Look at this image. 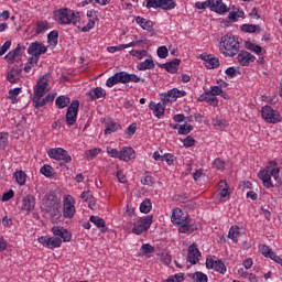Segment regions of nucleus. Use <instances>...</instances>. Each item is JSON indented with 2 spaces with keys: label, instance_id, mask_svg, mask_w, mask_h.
<instances>
[{
  "label": "nucleus",
  "instance_id": "nucleus-1",
  "mask_svg": "<svg viewBox=\"0 0 282 282\" xmlns=\"http://www.w3.org/2000/svg\"><path fill=\"white\" fill-rule=\"evenodd\" d=\"M55 21L59 25H78L80 23V13H75L73 10L63 8L54 12Z\"/></svg>",
  "mask_w": 282,
  "mask_h": 282
},
{
  "label": "nucleus",
  "instance_id": "nucleus-2",
  "mask_svg": "<svg viewBox=\"0 0 282 282\" xmlns=\"http://www.w3.org/2000/svg\"><path fill=\"white\" fill-rule=\"evenodd\" d=\"M240 47L239 41L232 34H226L220 40V52L225 56H237Z\"/></svg>",
  "mask_w": 282,
  "mask_h": 282
},
{
  "label": "nucleus",
  "instance_id": "nucleus-3",
  "mask_svg": "<svg viewBox=\"0 0 282 282\" xmlns=\"http://www.w3.org/2000/svg\"><path fill=\"white\" fill-rule=\"evenodd\" d=\"M46 200L43 204L42 210L47 213L52 219L61 217V200L54 194H46Z\"/></svg>",
  "mask_w": 282,
  "mask_h": 282
},
{
  "label": "nucleus",
  "instance_id": "nucleus-4",
  "mask_svg": "<svg viewBox=\"0 0 282 282\" xmlns=\"http://www.w3.org/2000/svg\"><path fill=\"white\" fill-rule=\"evenodd\" d=\"M152 224H153V216L151 215L140 218L133 225V229H132L133 235H142V232H147V230L151 228Z\"/></svg>",
  "mask_w": 282,
  "mask_h": 282
},
{
  "label": "nucleus",
  "instance_id": "nucleus-5",
  "mask_svg": "<svg viewBox=\"0 0 282 282\" xmlns=\"http://www.w3.org/2000/svg\"><path fill=\"white\" fill-rule=\"evenodd\" d=\"M80 107V101L73 100L66 112V124L68 127H74L76 124V120H78V109Z\"/></svg>",
  "mask_w": 282,
  "mask_h": 282
},
{
  "label": "nucleus",
  "instance_id": "nucleus-6",
  "mask_svg": "<svg viewBox=\"0 0 282 282\" xmlns=\"http://www.w3.org/2000/svg\"><path fill=\"white\" fill-rule=\"evenodd\" d=\"M261 113L263 120L270 122L271 124H276V122H281V116L279 115V111L272 109V107L270 106L262 107Z\"/></svg>",
  "mask_w": 282,
  "mask_h": 282
},
{
  "label": "nucleus",
  "instance_id": "nucleus-7",
  "mask_svg": "<svg viewBox=\"0 0 282 282\" xmlns=\"http://www.w3.org/2000/svg\"><path fill=\"white\" fill-rule=\"evenodd\" d=\"M45 52H47V46L39 41L32 42L28 48V53L34 56L35 63H39V58H41L42 54H45Z\"/></svg>",
  "mask_w": 282,
  "mask_h": 282
},
{
  "label": "nucleus",
  "instance_id": "nucleus-8",
  "mask_svg": "<svg viewBox=\"0 0 282 282\" xmlns=\"http://www.w3.org/2000/svg\"><path fill=\"white\" fill-rule=\"evenodd\" d=\"M35 207H36V198L34 197V195L29 194L23 197L22 204L20 206V210L21 213H23V215H25V213L26 215H30V213H32Z\"/></svg>",
  "mask_w": 282,
  "mask_h": 282
},
{
  "label": "nucleus",
  "instance_id": "nucleus-9",
  "mask_svg": "<svg viewBox=\"0 0 282 282\" xmlns=\"http://www.w3.org/2000/svg\"><path fill=\"white\" fill-rule=\"evenodd\" d=\"M47 153L53 160H63L67 164L72 162V156L67 153V150L63 148L50 149Z\"/></svg>",
  "mask_w": 282,
  "mask_h": 282
},
{
  "label": "nucleus",
  "instance_id": "nucleus-10",
  "mask_svg": "<svg viewBox=\"0 0 282 282\" xmlns=\"http://www.w3.org/2000/svg\"><path fill=\"white\" fill-rule=\"evenodd\" d=\"M39 242L50 250H54V248H61V246H63V240H61V238H56L55 236H42L39 238Z\"/></svg>",
  "mask_w": 282,
  "mask_h": 282
},
{
  "label": "nucleus",
  "instance_id": "nucleus-11",
  "mask_svg": "<svg viewBox=\"0 0 282 282\" xmlns=\"http://www.w3.org/2000/svg\"><path fill=\"white\" fill-rule=\"evenodd\" d=\"M50 82V76L44 75L42 78L39 79L37 84L34 87V95L33 98H41L45 96V89H47V83Z\"/></svg>",
  "mask_w": 282,
  "mask_h": 282
},
{
  "label": "nucleus",
  "instance_id": "nucleus-12",
  "mask_svg": "<svg viewBox=\"0 0 282 282\" xmlns=\"http://www.w3.org/2000/svg\"><path fill=\"white\" fill-rule=\"evenodd\" d=\"M76 214V207L74 206V197L67 195L64 200V217L66 219H72Z\"/></svg>",
  "mask_w": 282,
  "mask_h": 282
},
{
  "label": "nucleus",
  "instance_id": "nucleus-13",
  "mask_svg": "<svg viewBox=\"0 0 282 282\" xmlns=\"http://www.w3.org/2000/svg\"><path fill=\"white\" fill-rule=\"evenodd\" d=\"M52 232L56 239H61V241H64L65 243L72 241V232L63 227L54 226Z\"/></svg>",
  "mask_w": 282,
  "mask_h": 282
},
{
  "label": "nucleus",
  "instance_id": "nucleus-14",
  "mask_svg": "<svg viewBox=\"0 0 282 282\" xmlns=\"http://www.w3.org/2000/svg\"><path fill=\"white\" fill-rule=\"evenodd\" d=\"M197 230V225L193 221V219L186 217L178 228V232H183L184 235H191Z\"/></svg>",
  "mask_w": 282,
  "mask_h": 282
},
{
  "label": "nucleus",
  "instance_id": "nucleus-15",
  "mask_svg": "<svg viewBox=\"0 0 282 282\" xmlns=\"http://www.w3.org/2000/svg\"><path fill=\"white\" fill-rule=\"evenodd\" d=\"M257 57L248 51H240L237 56V61L242 67H248V65H250V63H254Z\"/></svg>",
  "mask_w": 282,
  "mask_h": 282
},
{
  "label": "nucleus",
  "instance_id": "nucleus-16",
  "mask_svg": "<svg viewBox=\"0 0 282 282\" xmlns=\"http://www.w3.org/2000/svg\"><path fill=\"white\" fill-rule=\"evenodd\" d=\"M187 261L192 263V265H197V261H199V257H202V252L197 248V245L193 243L188 247Z\"/></svg>",
  "mask_w": 282,
  "mask_h": 282
},
{
  "label": "nucleus",
  "instance_id": "nucleus-17",
  "mask_svg": "<svg viewBox=\"0 0 282 282\" xmlns=\"http://www.w3.org/2000/svg\"><path fill=\"white\" fill-rule=\"evenodd\" d=\"M259 180H261L263 186L265 188H274V184L272 183V176L270 175V171L268 169L260 170L258 173Z\"/></svg>",
  "mask_w": 282,
  "mask_h": 282
},
{
  "label": "nucleus",
  "instance_id": "nucleus-18",
  "mask_svg": "<svg viewBox=\"0 0 282 282\" xmlns=\"http://www.w3.org/2000/svg\"><path fill=\"white\" fill-rule=\"evenodd\" d=\"M180 63H182V59L174 58L172 62L160 64L159 67H161V69H165L169 74H177V69H180Z\"/></svg>",
  "mask_w": 282,
  "mask_h": 282
},
{
  "label": "nucleus",
  "instance_id": "nucleus-19",
  "mask_svg": "<svg viewBox=\"0 0 282 282\" xmlns=\"http://www.w3.org/2000/svg\"><path fill=\"white\" fill-rule=\"evenodd\" d=\"M209 8L212 12L217 14H226L228 12V7L221 0H209Z\"/></svg>",
  "mask_w": 282,
  "mask_h": 282
},
{
  "label": "nucleus",
  "instance_id": "nucleus-20",
  "mask_svg": "<svg viewBox=\"0 0 282 282\" xmlns=\"http://www.w3.org/2000/svg\"><path fill=\"white\" fill-rule=\"evenodd\" d=\"M21 72H23V68L19 67L18 65L13 66L7 74V79L9 83H19V80H21Z\"/></svg>",
  "mask_w": 282,
  "mask_h": 282
},
{
  "label": "nucleus",
  "instance_id": "nucleus-21",
  "mask_svg": "<svg viewBox=\"0 0 282 282\" xmlns=\"http://www.w3.org/2000/svg\"><path fill=\"white\" fill-rule=\"evenodd\" d=\"M135 158V150L131 147H126L121 151H119V160H123V162H129Z\"/></svg>",
  "mask_w": 282,
  "mask_h": 282
},
{
  "label": "nucleus",
  "instance_id": "nucleus-22",
  "mask_svg": "<svg viewBox=\"0 0 282 282\" xmlns=\"http://www.w3.org/2000/svg\"><path fill=\"white\" fill-rule=\"evenodd\" d=\"M200 58L205 62L207 69H216V67H219V58L213 57V55H200Z\"/></svg>",
  "mask_w": 282,
  "mask_h": 282
},
{
  "label": "nucleus",
  "instance_id": "nucleus-23",
  "mask_svg": "<svg viewBox=\"0 0 282 282\" xmlns=\"http://www.w3.org/2000/svg\"><path fill=\"white\" fill-rule=\"evenodd\" d=\"M105 133L106 135H109L111 133H115V131H118L120 129V123L112 121L111 118L105 119Z\"/></svg>",
  "mask_w": 282,
  "mask_h": 282
},
{
  "label": "nucleus",
  "instance_id": "nucleus-24",
  "mask_svg": "<svg viewBox=\"0 0 282 282\" xmlns=\"http://www.w3.org/2000/svg\"><path fill=\"white\" fill-rule=\"evenodd\" d=\"M138 25H140V28H142V30H147L148 32H151L153 30V21L151 20H147L142 17H135L134 18Z\"/></svg>",
  "mask_w": 282,
  "mask_h": 282
},
{
  "label": "nucleus",
  "instance_id": "nucleus-25",
  "mask_svg": "<svg viewBox=\"0 0 282 282\" xmlns=\"http://www.w3.org/2000/svg\"><path fill=\"white\" fill-rule=\"evenodd\" d=\"M90 223L96 225L101 232H107L109 228H107V225L105 223V219L100 218L99 216H90Z\"/></svg>",
  "mask_w": 282,
  "mask_h": 282
},
{
  "label": "nucleus",
  "instance_id": "nucleus-26",
  "mask_svg": "<svg viewBox=\"0 0 282 282\" xmlns=\"http://www.w3.org/2000/svg\"><path fill=\"white\" fill-rule=\"evenodd\" d=\"M139 72H145V69H155V62L152 58H148L144 62H141L137 65Z\"/></svg>",
  "mask_w": 282,
  "mask_h": 282
},
{
  "label": "nucleus",
  "instance_id": "nucleus-27",
  "mask_svg": "<svg viewBox=\"0 0 282 282\" xmlns=\"http://www.w3.org/2000/svg\"><path fill=\"white\" fill-rule=\"evenodd\" d=\"M171 219H172V224L176 226H182L184 219L186 218L182 217V209L176 208L173 210Z\"/></svg>",
  "mask_w": 282,
  "mask_h": 282
},
{
  "label": "nucleus",
  "instance_id": "nucleus-28",
  "mask_svg": "<svg viewBox=\"0 0 282 282\" xmlns=\"http://www.w3.org/2000/svg\"><path fill=\"white\" fill-rule=\"evenodd\" d=\"M241 31L247 32L248 34H254V32H257L259 34V33H261V25H259V24H242Z\"/></svg>",
  "mask_w": 282,
  "mask_h": 282
},
{
  "label": "nucleus",
  "instance_id": "nucleus-29",
  "mask_svg": "<svg viewBox=\"0 0 282 282\" xmlns=\"http://www.w3.org/2000/svg\"><path fill=\"white\" fill-rule=\"evenodd\" d=\"M90 100H98V98H105L107 91L102 87H96L93 91L89 93Z\"/></svg>",
  "mask_w": 282,
  "mask_h": 282
},
{
  "label": "nucleus",
  "instance_id": "nucleus-30",
  "mask_svg": "<svg viewBox=\"0 0 282 282\" xmlns=\"http://www.w3.org/2000/svg\"><path fill=\"white\" fill-rule=\"evenodd\" d=\"M144 83V79H141L135 74H129L127 72H123V85H127V83Z\"/></svg>",
  "mask_w": 282,
  "mask_h": 282
},
{
  "label": "nucleus",
  "instance_id": "nucleus-31",
  "mask_svg": "<svg viewBox=\"0 0 282 282\" xmlns=\"http://www.w3.org/2000/svg\"><path fill=\"white\" fill-rule=\"evenodd\" d=\"M188 276L194 282H208V275H206V273H203L202 271L189 273Z\"/></svg>",
  "mask_w": 282,
  "mask_h": 282
},
{
  "label": "nucleus",
  "instance_id": "nucleus-32",
  "mask_svg": "<svg viewBox=\"0 0 282 282\" xmlns=\"http://www.w3.org/2000/svg\"><path fill=\"white\" fill-rule=\"evenodd\" d=\"M268 171H269V175L271 177H273L274 180H279V173L281 170H279V167H276V162L271 161L269 162V166H267Z\"/></svg>",
  "mask_w": 282,
  "mask_h": 282
},
{
  "label": "nucleus",
  "instance_id": "nucleus-33",
  "mask_svg": "<svg viewBox=\"0 0 282 282\" xmlns=\"http://www.w3.org/2000/svg\"><path fill=\"white\" fill-rule=\"evenodd\" d=\"M69 102H70V99L65 96H58L55 100V105H56L57 109H65V107H67V105H69Z\"/></svg>",
  "mask_w": 282,
  "mask_h": 282
},
{
  "label": "nucleus",
  "instance_id": "nucleus-34",
  "mask_svg": "<svg viewBox=\"0 0 282 282\" xmlns=\"http://www.w3.org/2000/svg\"><path fill=\"white\" fill-rule=\"evenodd\" d=\"M13 176L15 177V182H18L20 186H25V182L28 180V174H25V172L18 171L13 174Z\"/></svg>",
  "mask_w": 282,
  "mask_h": 282
},
{
  "label": "nucleus",
  "instance_id": "nucleus-35",
  "mask_svg": "<svg viewBox=\"0 0 282 282\" xmlns=\"http://www.w3.org/2000/svg\"><path fill=\"white\" fill-rule=\"evenodd\" d=\"M177 98L176 88L169 90L162 98L163 102H173Z\"/></svg>",
  "mask_w": 282,
  "mask_h": 282
},
{
  "label": "nucleus",
  "instance_id": "nucleus-36",
  "mask_svg": "<svg viewBox=\"0 0 282 282\" xmlns=\"http://www.w3.org/2000/svg\"><path fill=\"white\" fill-rule=\"evenodd\" d=\"M45 30H50V23L47 21H37L35 28V34H43Z\"/></svg>",
  "mask_w": 282,
  "mask_h": 282
},
{
  "label": "nucleus",
  "instance_id": "nucleus-37",
  "mask_svg": "<svg viewBox=\"0 0 282 282\" xmlns=\"http://www.w3.org/2000/svg\"><path fill=\"white\" fill-rule=\"evenodd\" d=\"M151 208H153V205L151 203V199L147 198L143 200L140 205V212L144 215H148V213H151Z\"/></svg>",
  "mask_w": 282,
  "mask_h": 282
},
{
  "label": "nucleus",
  "instance_id": "nucleus-38",
  "mask_svg": "<svg viewBox=\"0 0 282 282\" xmlns=\"http://www.w3.org/2000/svg\"><path fill=\"white\" fill-rule=\"evenodd\" d=\"M175 6L177 4L174 0H161L160 2L161 10H174Z\"/></svg>",
  "mask_w": 282,
  "mask_h": 282
},
{
  "label": "nucleus",
  "instance_id": "nucleus-39",
  "mask_svg": "<svg viewBox=\"0 0 282 282\" xmlns=\"http://www.w3.org/2000/svg\"><path fill=\"white\" fill-rule=\"evenodd\" d=\"M246 50H250V52H254V54H261L263 52V47L256 45L249 41L245 42Z\"/></svg>",
  "mask_w": 282,
  "mask_h": 282
},
{
  "label": "nucleus",
  "instance_id": "nucleus-40",
  "mask_svg": "<svg viewBox=\"0 0 282 282\" xmlns=\"http://www.w3.org/2000/svg\"><path fill=\"white\" fill-rule=\"evenodd\" d=\"M166 102L163 101V104H158V107L154 109L153 113L156 118H162L164 116V111H166L165 107Z\"/></svg>",
  "mask_w": 282,
  "mask_h": 282
},
{
  "label": "nucleus",
  "instance_id": "nucleus-41",
  "mask_svg": "<svg viewBox=\"0 0 282 282\" xmlns=\"http://www.w3.org/2000/svg\"><path fill=\"white\" fill-rule=\"evenodd\" d=\"M102 151L100 148H94L85 152V158L88 160H94Z\"/></svg>",
  "mask_w": 282,
  "mask_h": 282
},
{
  "label": "nucleus",
  "instance_id": "nucleus-42",
  "mask_svg": "<svg viewBox=\"0 0 282 282\" xmlns=\"http://www.w3.org/2000/svg\"><path fill=\"white\" fill-rule=\"evenodd\" d=\"M47 39L51 45H58V31L56 30L51 31L47 35Z\"/></svg>",
  "mask_w": 282,
  "mask_h": 282
},
{
  "label": "nucleus",
  "instance_id": "nucleus-43",
  "mask_svg": "<svg viewBox=\"0 0 282 282\" xmlns=\"http://www.w3.org/2000/svg\"><path fill=\"white\" fill-rule=\"evenodd\" d=\"M193 131V126L185 123L178 127V134L180 135H188Z\"/></svg>",
  "mask_w": 282,
  "mask_h": 282
},
{
  "label": "nucleus",
  "instance_id": "nucleus-44",
  "mask_svg": "<svg viewBox=\"0 0 282 282\" xmlns=\"http://www.w3.org/2000/svg\"><path fill=\"white\" fill-rule=\"evenodd\" d=\"M215 272H219L220 274H226V264L220 259L216 260V264L214 265Z\"/></svg>",
  "mask_w": 282,
  "mask_h": 282
},
{
  "label": "nucleus",
  "instance_id": "nucleus-45",
  "mask_svg": "<svg viewBox=\"0 0 282 282\" xmlns=\"http://www.w3.org/2000/svg\"><path fill=\"white\" fill-rule=\"evenodd\" d=\"M40 173L45 177H52L54 175V169L51 165H44L41 167Z\"/></svg>",
  "mask_w": 282,
  "mask_h": 282
},
{
  "label": "nucleus",
  "instance_id": "nucleus-46",
  "mask_svg": "<svg viewBox=\"0 0 282 282\" xmlns=\"http://www.w3.org/2000/svg\"><path fill=\"white\" fill-rule=\"evenodd\" d=\"M8 132H0V150L3 151L8 147Z\"/></svg>",
  "mask_w": 282,
  "mask_h": 282
},
{
  "label": "nucleus",
  "instance_id": "nucleus-47",
  "mask_svg": "<svg viewBox=\"0 0 282 282\" xmlns=\"http://www.w3.org/2000/svg\"><path fill=\"white\" fill-rule=\"evenodd\" d=\"M209 96H221L224 94V90L221 89V86H212L210 90L207 91Z\"/></svg>",
  "mask_w": 282,
  "mask_h": 282
},
{
  "label": "nucleus",
  "instance_id": "nucleus-48",
  "mask_svg": "<svg viewBox=\"0 0 282 282\" xmlns=\"http://www.w3.org/2000/svg\"><path fill=\"white\" fill-rule=\"evenodd\" d=\"M219 186L220 188L226 186L220 191L219 193L220 197H228V195H230V193L228 192V183L226 181H220Z\"/></svg>",
  "mask_w": 282,
  "mask_h": 282
},
{
  "label": "nucleus",
  "instance_id": "nucleus-49",
  "mask_svg": "<svg viewBox=\"0 0 282 282\" xmlns=\"http://www.w3.org/2000/svg\"><path fill=\"white\" fill-rule=\"evenodd\" d=\"M162 161H165L169 166H172L173 164H175V155L171 153H165L164 155H162Z\"/></svg>",
  "mask_w": 282,
  "mask_h": 282
},
{
  "label": "nucleus",
  "instance_id": "nucleus-50",
  "mask_svg": "<svg viewBox=\"0 0 282 282\" xmlns=\"http://www.w3.org/2000/svg\"><path fill=\"white\" fill-rule=\"evenodd\" d=\"M131 56H135L137 58L142 59L144 56H147V51L145 50H132L130 52Z\"/></svg>",
  "mask_w": 282,
  "mask_h": 282
},
{
  "label": "nucleus",
  "instance_id": "nucleus-51",
  "mask_svg": "<svg viewBox=\"0 0 282 282\" xmlns=\"http://www.w3.org/2000/svg\"><path fill=\"white\" fill-rule=\"evenodd\" d=\"M34 65H36V58L35 57H30L28 59L26 65L24 66V72L26 74H30V70L32 69V67H34Z\"/></svg>",
  "mask_w": 282,
  "mask_h": 282
},
{
  "label": "nucleus",
  "instance_id": "nucleus-52",
  "mask_svg": "<svg viewBox=\"0 0 282 282\" xmlns=\"http://www.w3.org/2000/svg\"><path fill=\"white\" fill-rule=\"evenodd\" d=\"M143 254H153L155 252V247L151 246L150 243H145L141 247Z\"/></svg>",
  "mask_w": 282,
  "mask_h": 282
},
{
  "label": "nucleus",
  "instance_id": "nucleus-53",
  "mask_svg": "<svg viewBox=\"0 0 282 282\" xmlns=\"http://www.w3.org/2000/svg\"><path fill=\"white\" fill-rule=\"evenodd\" d=\"M213 124L214 127H216V129H219L220 131H223V129H226V121L223 119H219V118L215 119L213 121Z\"/></svg>",
  "mask_w": 282,
  "mask_h": 282
},
{
  "label": "nucleus",
  "instance_id": "nucleus-54",
  "mask_svg": "<svg viewBox=\"0 0 282 282\" xmlns=\"http://www.w3.org/2000/svg\"><path fill=\"white\" fill-rule=\"evenodd\" d=\"M156 54L159 58H166V56H169V48H166V46H160Z\"/></svg>",
  "mask_w": 282,
  "mask_h": 282
},
{
  "label": "nucleus",
  "instance_id": "nucleus-55",
  "mask_svg": "<svg viewBox=\"0 0 282 282\" xmlns=\"http://www.w3.org/2000/svg\"><path fill=\"white\" fill-rule=\"evenodd\" d=\"M45 105H47L45 98H33V107H35L36 109H40V107H45Z\"/></svg>",
  "mask_w": 282,
  "mask_h": 282
},
{
  "label": "nucleus",
  "instance_id": "nucleus-56",
  "mask_svg": "<svg viewBox=\"0 0 282 282\" xmlns=\"http://www.w3.org/2000/svg\"><path fill=\"white\" fill-rule=\"evenodd\" d=\"M21 94V88H13L9 90V100H17V96Z\"/></svg>",
  "mask_w": 282,
  "mask_h": 282
},
{
  "label": "nucleus",
  "instance_id": "nucleus-57",
  "mask_svg": "<svg viewBox=\"0 0 282 282\" xmlns=\"http://www.w3.org/2000/svg\"><path fill=\"white\" fill-rule=\"evenodd\" d=\"M161 0H147L145 8L150 10V8L158 9L160 8Z\"/></svg>",
  "mask_w": 282,
  "mask_h": 282
},
{
  "label": "nucleus",
  "instance_id": "nucleus-58",
  "mask_svg": "<svg viewBox=\"0 0 282 282\" xmlns=\"http://www.w3.org/2000/svg\"><path fill=\"white\" fill-rule=\"evenodd\" d=\"M239 235V231H236L235 227H231L229 229L228 238L232 240L234 243H237L238 239L237 236Z\"/></svg>",
  "mask_w": 282,
  "mask_h": 282
},
{
  "label": "nucleus",
  "instance_id": "nucleus-59",
  "mask_svg": "<svg viewBox=\"0 0 282 282\" xmlns=\"http://www.w3.org/2000/svg\"><path fill=\"white\" fill-rule=\"evenodd\" d=\"M112 78H115V83L118 85V83H122L124 85V72L116 73Z\"/></svg>",
  "mask_w": 282,
  "mask_h": 282
},
{
  "label": "nucleus",
  "instance_id": "nucleus-60",
  "mask_svg": "<svg viewBox=\"0 0 282 282\" xmlns=\"http://www.w3.org/2000/svg\"><path fill=\"white\" fill-rule=\"evenodd\" d=\"M112 78H115V83L118 85V83H122L124 85V72L116 73Z\"/></svg>",
  "mask_w": 282,
  "mask_h": 282
},
{
  "label": "nucleus",
  "instance_id": "nucleus-61",
  "mask_svg": "<svg viewBox=\"0 0 282 282\" xmlns=\"http://www.w3.org/2000/svg\"><path fill=\"white\" fill-rule=\"evenodd\" d=\"M11 45H12V41L10 40L6 41L4 44L0 46V56H3V54H6V52L10 50Z\"/></svg>",
  "mask_w": 282,
  "mask_h": 282
},
{
  "label": "nucleus",
  "instance_id": "nucleus-62",
  "mask_svg": "<svg viewBox=\"0 0 282 282\" xmlns=\"http://www.w3.org/2000/svg\"><path fill=\"white\" fill-rule=\"evenodd\" d=\"M96 25V20L95 19H89L87 25L82 28V32H89V30H94Z\"/></svg>",
  "mask_w": 282,
  "mask_h": 282
},
{
  "label": "nucleus",
  "instance_id": "nucleus-63",
  "mask_svg": "<svg viewBox=\"0 0 282 282\" xmlns=\"http://www.w3.org/2000/svg\"><path fill=\"white\" fill-rule=\"evenodd\" d=\"M183 144L186 147V149H189V147H195V139L191 135H187L183 141Z\"/></svg>",
  "mask_w": 282,
  "mask_h": 282
},
{
  "label": "nucleus",
  "instance_id": "nucleus-64",
  "mask_svg": "<svg viewBox=\"0 0 282 282\" xmlns=\"http://www.w3.org/2000/svg\"><path fill=\"white\" fill-rule=\"evenodd\" d=\"M182 281H184V274H182V273L172 275V276H170V278L166 280V282H182Z\"/></svg>",
  "mask_w": 282,
  "mask_h": 282
}]
</instances>
